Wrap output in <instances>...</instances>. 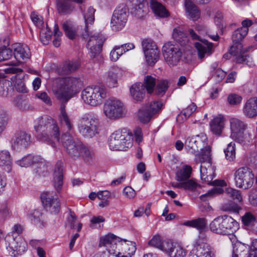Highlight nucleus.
Listing matches in <instances>:
<instances>
[{"label": "nucleus", "instance_id": "nucleus-1", "mask_svg": "<svg viewBox=\"0 0 257 257\" xmlns=\"http://www.w3.org/2000/svg\"><path fill=\"white\" fill-rule=\"evenodd\" d=\"M248 29L245 28H239L234 31L232 35L233 44L230 47L229 54L235 57L238 63L244 64L249 67L254 66L252 58L242 49L241 41L248 33Z\"/></svg>", "mask_w": 257, "mask_h": 257}, {"label": "nucleus", "instance_id": "nucleus-2", "mask_svg": "<svg viewBox=\"0 0 257 257\" xmlns=\"http://www.w3.org/2000/svg\"><path fill=\"white\" fill-rule=\"evenodd\" d=\"M35 129L38 138L42 141L50 142L54 138L60 141V131L56 121L52 117L45 115L39 118Z\"/></svg>", "mask_w": 257, "mask_h": 257}, {"label": "nucleus", "instance_id": "nucleus-3", "mask_svg": "<svg viewBox=\"0 0 257 257\" xmlns=\"http://www.w3.org/2000/svg\"><path fill=\"white\" fill-rule=\"evenodd\" d=\"M98 126V116L92 112L84 114L78 120V131L84 138L91 139L97 135Z\"/></svg>", "mask_w": 257, "mask_h": 257}, {"label": "nucleus", "instance_id": "nucleus-4", "mask_svg": "<svg viewBox=\"0 0 257 257\" xmlns=\"http://www.w3.org/2000/svg\"><path fill=\"white\" fill-rule=\"evenodd\" d=\"M237 222L228 215L219 216L209 224V229L212 232L220 235L233 233L238 228Z\"/></svg>", "mask_w": 257, "mask_h": 257}, {"label": "nucleus", "instance_id": "nucleus-5", "mask_svg": "<svg viewBox=\"0 0 257 257\" xmlns=\"http://www.w3.org/2000/svg\"><path fill=\"white\" fill-rule=\"evenodd\" d=\"M107 97V90L103 86H88L81 92L84 102L91 106L100 105Z\"/></svg>", "mask_w": 257, "mask_h": 257}, {"label": "nucleus", "instance_id": "nucleus-6", "mask_svg": "<svg viewBox=\"0 0 257 257\" xmlns=\"http://www.w3.org/2000/svg\"><path fill=\"white\" fill-rule=\"evenodd\" d=\"M207 240L206 232L204 230H200L198 238L194 242L189 257H215L213 248L206 242Z\"/></svg>", "mask_w": 257, "mask_h": 257}, {"label": "nucleus", "instance_id": "nucleus-7", "mask_svg": "<svg viewBox=\"0 0 257 257\" xmlns=\"http://www.w3.org/2000/svg\"><path fill=\"white\" fill-rule=\"evenodd\" d=\"M108 144L110 149L116 151H125L132 146L131 137L126 129L113 133L110 136Z\"/></svg>", "mask_w": 257, "mask_h": 257}, {"label": "nucleus", "instance_id": "nucleus-8", "mask_svg": "<svg viewBox=\"0 0 257 257\" xmlns=\"http://www.w3.org/2000/svg\"><path fill=\"white\" fill-rule=\"evenodd\" d=\"M103 111L104 115L111 119H116L124 116L126 110L123 103L115 98H110L104 103Z\"/></svg>", "mask_w": 257, "mask_h": 257}, {"label": "nucleus", "instance_id": "nucleus-9", "mask_svg": "<svg viewBox=\"0 0 257 257\" xmlns=\"http://www.w3.org/2000/svg\"><path fill=\"white\" fill-rule=\"evenodd\" d=\"M254 176L252 170L248 167H242L234 173L236 186L243 189H247L252 186Z\"/></svg>", "mask_w": 257, "mask_h": 257}, {"label": "nucleus", "instance_id": "nucleus-10", "mask_svg": "<svg viewBox=\"0 0 257 257\" xmlns=\"http://www.w3.org/2000/svg\"><path fill=\"white\" fill-rule=\"evenodd\" d=\"M162 51L165 61L170 66L176 65L182 56L179 46L171 42H168L164 45Z\"/></svg>", "mask_w": 257, "mask_h": 257}, {"label": "nucleus", "instance_id": "nucleus-11", "mask_svg": "<svg viewBox=\"0 0 257 257\" xmlns=\"http://www.w3.org/2000/svg\"><path fill=\"white\" fill-rule=\"evenodd\" d=\"M128 9L124 4L119 5L114 11L111 20V27L112 29L118 31L122 29L127 21Z\"/></svg>", "mask_w": 257, "mask_h": 257}, {"label": "nucleus", "instance_id": "nucleus-12", "mask_svg": "<svg viewBox=\"0 0 257 257\" xmlns=\"http://www.w3.org/2000/svg\"><path fill=\"white\" fill-rule=\"evenodd\" d=\"M189 35L194 40H198L201 43H195V45L198 51V58L201 61L210 56L213 52V44L205 39H200V37L192 29L188 30Z\"/></svg>", "mask_w": 257, "mask_h": 257}, {"label": "nucleus", "instance_id": "nucleus-13", "mask_svg": "<svg viewBox=\"0 0 257 257\" xmlns=\"http://www.w3.org/2000/svg\"><path fill=\"white\" fill-rule=\"evenodd\" d=\"M44 208L51 214H57L61 209L60 200L53 192L44 191L40 196Z\"/></svg>", "mask_w": 257, "mask_h": 257}, {"label": "nucleus", "instance_id": "nucleus-14", "mask_svg": "<svg viewBox=\"0 0 257 257\" xmlns=\"http://www.w3.org/2000/svg\"><path fill=\"white\" fill-rule=\"evenodd\" d=\"M142 46L147 64L150 66L154 65L160 57V51L157 46L151 39L143 40Z\"/></svg>", "mask_w": 257, "mask_h": 257}, {"label": "nucleus", "instance_id": "nucleus-15", "mask_svg": "<svg viewBox=\"0 0 257 257\" xmlns=\"http://www.w3.org/2000/svg\"><path fill=\"white\" fill-rule=\"evenodd\" d=\"M200 171L201 180L207 182L208 184L218 187H222L226 185L224 180H215L212 181L214 177L213 175L214 171L210 163L204 162L202 163Z\"/></svg>", "mask_w": 257, "mask_h": 257}, {"label": "nucleus", "instance_id": "nucleus-16", "mask_svg": "<svg viewBox=\"0 0 257 257\" xmlns=\"http://www.w3.org/2000/svg\"><path fill=\"white\" fill-rule=\"evenodd\" d=\"M83 85L79 77H65V103L79 92Z\"/></svg>", "mask_w": 257, "mask_h": 257}, {"label": "nucleus", "instance_id": "nucleus-17", "mask_svg": "<svg viewBox=\"0 0 257 257\" xmlns=\"http://www.w3.org/2000/svg\"><path fill=\"white\" fill-rule=\"evenodd\" d=\"M52 90L55 97L61 102V114L59 119L61 122L64 120V78L59 77L53 82Z\"/></svg>", "mask_w": 257, "mask_h": 257}, {"label": "nucleus", "instance_id": "nucleus-18", "mask_svg": "<svg viewBox=\"0 0 257 257\" xmlns=\"http://www.w3.org/2000/svg\"><path fill=\"white\" fill-rule=\"evenodd\" d=\"M64 179V165L62 160H58L54 167L53 172V183L58 193L61 191Z\"/></svg>", "mask_w": 257, "mask_h": 257}, {"label": "nucleus", "instance_id": "nucleus-19", "mask_svg": "<svg viewBox=\"0 0 257 257\" xmlns=\"http://www.w3.org/2000/svg\"><path fill=\"white\" fill-rule=\"evenodd\" d=\"M14 55L18 62L8 64L11 66H18L20 63L25 62L30 58L31 52L29 48L24 44L15 43L12 45Z\"/></svg>", "mask_w": 257, "mask_h": 257}, {"label": "nucleus", "instance_id": "nucleus-20", "mask_svg": "<svg viewBox=\"0 0 257 257\" xmlns=\"http://www.w3.org/2000/svg\"><path fill=\"white\" fill-rule=\"evenodd\" d=\"M30 134L25 131L17 132L11 140V146L14 150H21L26 148L31 143Z\"/></svg>", "mask_w": 257, "mask_h": 257}, {"label": "nucleus", "instance_id": "nucleus-21", "mask_svg": "<svg viewBox=\"0 0 257 257\" xmlns=\"http://www.w3.org/2000/svg\"><path fill=\"white\" fill-rule=\"evenodd\" d=\"M82 145V142L73 138L65 139V152L72 158H78Z\"/></svg>", "mask_w": 257, "mask_h": 257}, {"label": "nucleus", "instance_id": "nucleus-22", "mask_svg": "<svg viewBox=\"0 0 257 257\" xmlns=\"http://www.w3.org/2000/svg\"><path fill=\"white\" fill-rule=\"evenodd\" d=\"M7 249L12 256H16L27 250V244L20 237H13L7 246Z\"/></svg>", "mask_w": 257, "mask_h": 257}, {"label": "nucleus", "instance_id": "nucleus-23", "mask_svg": "<svg viewBox=\"0 0 257 257\" xmlns=\"http://www.w3.org/2000/svg\"><path fill=\"white\" fill-rule=\"evenodd\" d=\"M164 251L170 257H185L186 251L182 246L171 240L165 242L163 246Z\"/></svg>", "mask_w": 257, "mask_h": 257}, {"label": "nucleus", "instance_id": "nucleus-24", "mask_svg": "<svg viewBox=\"0 0 257 257\" xmlns=\"http://www.w3.org/2000/svg\"><path fill=\"white\" fill-rule=\"evenodd\" d=\"M103 43V40L100 36L94 35L90 37L87 47H90V57L92 58H94L100 53Z\"/></svg>", "mask_w": 257, "mask_h": 257}, {"label": "nucleus", "instance_id": "nucleus-25", "mask_svg": "<svg viewBox=\"0 0 257 257\" xmlns=\"http://www.w3.org/2000/svg\"><path fill=\"white\" fill-rule=\"evenodd\" d=\"M119 241V238L113 234H108L100 238L99 246L100 247L105 246L110 253H114L113 251H115L116 247L117 242Z\"/></svg>", "mask_w": 257, "mask_h": 257}, {"label": "nucleus", "instance_id": "nucleus-26", "mask_svg": "<svg viewBox=\"0 0 257 257\" xmlns=\"http://www.w3.org/2000/svg\"><path fill=\"white\" fill-rule=\"evenodd\" d=\"M243 113L248 118H253L257 116V97L248 99L243 107Z\"/></svg>", "mask_w": 257, "mask_h": 257}, {"label": "nucleus", "instance_id": "nucleus-27", "mask_svg": "<svg viewBox=\"0 0 257 257\" xmlns=\"http://www.w3.org/2000/svg\"><path fill=\"white\" fill-rule=\"evenodd\" d=\"M65 214H66V225L71 229H75L77 227V231L80 232L82 229V224L78 221L75 212L69 207H67L65 209Z\"/></svg>", "mask_w": 257, "mask_h": 257}, {"label": "nucleus", "instance_id": "nucleus-28", "mask_svg": "<svg viewBox=\"0 0 257 257\" xmlns=\"http://www.w3.org/2000/svg\"><path fill=\"white\" fill-rule=\"evenodd\" d=\"M130 91L133 99L137 102L142 101L145 98V89L141 82H137L133 84L130 87Z\"/></svg>", "mask_w": 257, "mask_h": 257}, {"label": "nucleus", "instance_id": "nucleus-29", "mask_svg": "<svg viewBox=\"0 0 257 257\" xmlns=\"http://www.w3.org/2000/svg\"><path fill=\"white\" fill-rule=\"evenodd\" d=\"M229 121L231 130V137L232 139L239 135L242 131H244L246 128V124L238 118H231Z\"/></svg>", "mask_w": 257, "mask_h": 257}, {"label": "nucleus", "instance_id": "nucleus-30", "mask_svg": "<svg viewBox=\"0 0 257 257\" xmlns=\"http://www.w3.org/2000/svg\"><path fill=\"white\" fill-rule=\"evenodd\" d=\"M224 125L223 116L219 114L215 117L210 122V130L212 133L217 136H220Z\"/></svg>", "mask_w": 257, "mask_h": 257}, {"label": "nucleus", "instance_id": "nucleus-31", "mask_svg": "<svg viewBox=\"0 0 257 257\" xmlns=\"http://www.w3.org/2000/svg\"><path fill=\"white\" fill-rule=\"evenodd\" d=\"M185 7L187 16L190 19L193 21H196L200 18V11L192 2L190 0H186Z\"/></svg>", "mask_w": 257, "mask_h": 257}, {"label": "nucleus", "instance_id": "nucleus-32", "mask_svg": "<svg viewBox=\"0 0 257 257\" xmlns=\"http://www.w3.org/2000/svg\"><path fill=\"white\" fill-rule=\"evenodd\" d=\"M150 7L154 13L159 17L164 18L170 15L165 7L157 0H150Z\"/></svg>", "mask_w": 257, "mask_h": 257}, {"label": "nucleus", "instance_id": "nucleus-33", "mask_svg": "<svg viewBox=\"0 0 257 257\" xmlns=\"http://www.w3.org/2000/svg\"><path fill=\"white\" fill-rule=\"evenodd\" d=\"M138 5H135L131 9V14L137 19H141L144 18L148 13V9L144 6L146 2H140Z\"/></svg>", "mask_w": 257, "mask_h": 257}, {"label": "nucleus", "instance_id": "nucleus-34", "mask_svg": "<svg viewBox=\"0 0 257 257\" xmlns=\"http://www.w3.org/2000/svg\"><path fill=\"white\" fill-rule=\"evenodd\" d=\"M232 256L233 257H245L249 253L248 247L239 241H236L232 244Z\"/></svg>", "mask_w": 257, "mask_h": 257}, {"label": "nucleus", "instance_id": "nucleus-35", "mask_svg": "<svg viewBox=\"0 0 257 257\" xmlns=\"http://www.w3.org/2000/svg\"><path fill=\"white\" fill-rule=\"evenodd\" d=\"M192 171V168L190 166L184 165L176 172L175 179L178 181H186L191 177Z\"/></svg>", "mask_w": 257, "mask_h": 257}, {"label": "nucleus", "instance_id": "nucleus-36", "mask_svg": "<svg viewBox=\"0 0 257 257\" xmlns=\"http://www.w3.org/2000/svg\"><path fill=\"white\" fill-rule=\"evenodd\" d=\"M11 159L10 153L6 150L0 151V166L5 167L6 171L9 172L11 170Z\"/></svg>", "mask_w": 257, "mask_h": 257}, {"label": "nucleus", "instance_id": "nucleus-37", "mask_svg": "<svg viewBox=\"0 0 257 257\" xmlns=\"http://www.w3.org/2000/svg\"><path fill=\"white\" fill-rule=\"evenodd\" d=\"M242 223L250 229L257 228V220L256 217L250 212H246L241 217Z\"/></svg>", "mask_w": 257, "mask_h": 257}, {"label": "nucleus", "instance_id": "nucleus-38", "mask_svg": "<svg viewBox=\"0 0 257 257\" xmlns=\"http://www.w3.org/2000/svg\"><path fill=\"white\" fill-rule=\"evenodd\" d=\"M184 225L187 226L194 227L198 230H204L207 225V220L203 218H198L191 220L186 221Z\"/></svg>", "mask_w": 257, "mask_h": 257}, {"label": "nucleus", "instance_id": "nucleus-39", "mask_svg": "<svg viewBox=\"0 0 257 257\" xmlns=\"http://www.w3.org/2000/svg\"><path fill=\"white\" fill-rule=\"evenodd\" d=\"M199 135L193 137H188L185 141V147L189 148L188 151L192 154H195L198 152V144L199 142Z\"/></svg>", "mask_w": 257, "mask_h": 257}, {"label": "nucleus", "instance_id": "nucleus-40", "mask_svg": "<svg viewBox=\"0 0 257 257\" xmlns=\"http://www.w3.org/2000/svg\"><path fill=\"white\" fill-rule=\"evenodd\" d=\"M29 217L34 224L39 227L43 226L45 223L41 209H35L32 211L29 214Z\"/></svg>", "mask_w": 257, "mask_h": 257}, {"label": "nucleus", "instance_id": "nucleus-41", "mask_svg": "<svg viewBox=\"0 0 257 257\" xmlns=\"http://www.w3.org/2000/svg\"><path fill=\"white\" fill-rule=\"evenodd\" d=\"M142 84L144 89H146L147 93L151 94L154 92L157 84L156 79L151 75H147L144 77Z\"/></svg>", "mask_w": 257, "mask_h": 257}, {"label": "nucleus", "instance_id": "nucleus-42", "mask_svg": "<svg viewBox=\"0 0 257 257\" xmlns=\"http://www.w3.org/2000/svg\"><path fill=\"white\" fill-rule=\"evenodd\" d=\"M65 35L70 40H73L78 36V27L70 21L65 22Z\"/></svg>", "mask_w": 257, "mask_h": 257}, {"label": "nucleus", "instance_id": "nucleus-43", "mask_svg": "<svg viewBox=\"0 0 257 257\" xmlns=\"http://www.w3.org/2000/svg\"><path fill=\"white\" fill-rule=\"evenodd\" d=\"M172 36L173 39L182 46L186 45L189 42L186 34L180 28H176L174 29Z\"/></svg>", "mask_w": 257, "mask_h": 257}, {"label": "nucleus", "instance_id": "nucleus-44", "mask_svg": "<svg viewBox=\"0 0 257 257\" xmlns=\"http://www.w3.org/2000/svg\"><path fill=\"white\" fill-rule=\"evenodd\" d=\"M52 36V33L48 27L47 24H45V26L42 27L40 31V37L41 42L44 45H48Z\"/></svg>", "mask_w": 257, "mask_h": 257}, {"label": "nucleus", "instance_id": "nucleus-45", "mask_svg": "<svg viewBox=\"0 0 257 257\" xmlns=\"http://www.w3.org/2000/svg\"><path fill=\"white\" fill-rule=\"evenodd\" d=\"M254 138V136L252 135L250 133H244V131H242L239 135L233 138V139L239 143L242 144L243 145H247L253 143Z\"/></svg>", "mask_w": 257, "mask_h": 257}, {"label": "nucleus", "instance_id": "nucleus-46", "mask_svg": "<svg viewBox=\"0 0 257 257\" xmlns=\"http://www.w3.org/2000/svg\"><path fill=\"white\" fill-rule=\"evenodd\" d=\"M80 157L82 158L85 162H92L94 158L93 151L88 147L83 144L80 151Z\"/></svg>", "mask_w": 257, "mask_h": 257}, {"label": "nucleus", "instance_id": "nucleus-47", "mask_svg": "<svg viewBox=\"0 0 257 257\" xmlns=\"http://www.w3.org/2000/svg\"><path fill=\"white\" fill-rule=\"evenodd\" d=\"M80 66V62L77 59L65 61V75L76 72Z\"/></svg>", "mask_w": 257, "mask_h": 257}, {"label": "nucleus", "instance_id": "nucleus-48", "mask_svg": "<svg viewBox=\"0 0 257 257\" xmlns=\"http://www.w3.org/2000/svg\"><path fill=\"white\" fill-rule=\"evenodd\" d=\"M22 78V76L15 75L11 78V80L14 84L16 89L18 92L26 93L27 92V90Z\"/></svg>", "mask_w": 257, "mask_h": 257}, {"label": "nucleus", "instance_id": "nucleus-49", "mask_svg": "<svg viewBox=\"0 0 257 257\" xmlns=\"http://www.w3.org/2000/svg\"><path fill=\"white\" fill-rule=\"evenodd\" d=\"M138 116L141 122L144 123H148L151 119L152 115L147 109L146 106L141 108L138 112Z\"/></svg>", "mask_w": 257, "mask_h": 257}, {"label": "nucleus", "instance_id": "nucleus-50", "mask_svg": "<svg viewBox=\"0 0 257 257\" xmlns=\"http://www.w3.org/2000/svg\"><path fill=\"white\" fill-rule=\"evenodd\" d=\"M225 158L228 161H233L235 158V145L233 142L228 144L227 147L224 150Z\"/></svg>", "mask_w": 257, "mask_h": 257}, {"label": "nucleus", "instance_id": "nucleus-51", "mask_svg": "<svg viewBox=\"0 0 257 257\" xmlns=\"http://www.w3.org/2000/svg\"><path fill=\"white\" fill-rule=\"evenodd\" d=\"M168 87V82L167 80H161L157 83L154 92L158 96H163Z\"/></svg>", "mask_w": 257, "mask_h": 257}, {"label": "nucleus", "instance_id": "nucleus-52", "mask_svg": "<svg viewBox=\"0 0 257 257\" xmlns=\"http://www.w3.org/2000/svg\"><path fill=\"white\" fill-rule=\"evenodd\" d=\"M65 139L73 138L74 134V127L72 121L69 118V116L65 113Z\"/></svg>", "mask_w": 257, "mask_h": 257}, {"label": "nucleus", "instance_id": "nucleus-53", "mask_svg": "<svg viewBox=\"0 0 257 257\" xmlns=\"http://www.w3.org/2000/svg\"><path fill=\"white\" fill-rule=\"evenodd\" d=\"M169 239L162 240L159 235H155L149 242V244L164 251L163 246L165 242L169 241Z\"/></svg>", "mask_w": 257, "mask_h": 257}, {"label": "nucleus", "instance_id": "nucleus-54", "mask_svg": "<svg viewBox=\"0 0 257 257\" xmlns=\"http://www.w3.org/2000/svg\"><path fill=\"white\" fill-rule=\"evenodd\" d=\"M117 77L116 73L112 71L108 72L105 80L106 84L109 87H115L117 86Z\"/></svg>", "mask_w": 257, "mask_h": 257}, {"label": "nucleus", "instance_id": "nucleus-55", "mask_svg": "<svg viewBox=\"0 0 257 257\" xmlns=\"http://www.w3.org/2000/svg\"><path fill=\"white\" fill-rule=\"evenodd\" d=\"M226 193L233 199L236 200V201L239 203H241L242 201L241 192L238 190L229 188L226 189Z\"/></svg>", "mask_w": 257, "mask_h": 257}, {"label": "nucleus", "instance_id": "nucleus-56", "mask_svg": "<svg viewBox=\"0 0 257 257\" xmlns=\"http://www.w3.org/2000/svg\"><path fill=\"white\" fill-rule=\"evenodd\" d=\"M198 188H201V186L193 179H188L184 181V189L186 190L195 192Z\"/></svg>", "mask_w": 257, "mask_h": 257}, {"label": "nucleus", "instance_id": "nucleus-57", "mask_svg": "<svg viewBox=\"0 0 257 257\" xmlns=\"http://www.w3.org/2000/svg\"><path fill=\"white\" fill-rule=\"evenodd\" d=\"M147 109L153 116L154 114L159 112L162 109L163 104L161 102L158 101H152L149 106H146Z\"/></svg>", "mask_w": 257, "mask_h": 257}, {"label": "nucleus", "instance_id": "nucleus-58", "mask_svg": "<svg viewBox=\"0 0 257 257\" xmlns=\"http://www.w3.org/2000/svg\"><path fill=\"white\" fill-rule=\"evenodd\" d=\"M95 10L90 7L88 8L87 13L84 15L85 25L86 27H88L89 24H92L94 21V13Z\"/></svg>", "mask_w": 257, "mask_h": 257}, {"label": "nucleus", "instance_id": "nucleus-59", "mask_svg": "<svg viewBox=\"0 0 257 257\" xmlns=\"http://www.w3.org/2000/svg\"><path fill=\"white\" fill-rule=\"evenodd\" d=\"M222 191V189L220 187L214 188L208 191L207 193L201 195L200 196V199L203 201H206L208 199L213 197L215 195L221 193Z\"/></svg>", "mask_w": 257, "mask_h": 257}, {"label": "nucleus", "instance_id": "nucleus-60", "mask_svg": "<svg viewBox=\"0 0 257 257\" xmlns=\"http://www.w3.org/2000/svg\"><path fill=\"white\" fill-rule=\"evenodd\" d=\"M222 209L223 210L225 211L238 213L241 209V208L237 204L235 203L234 202H231L224 204L222 206Z\"/></svg>", "mask_w": 257, "mask_h": 257}, {"label": "nucleus", "instance_id": "nucleus-61", "mask_svg": "<svg viewBox=\"0 0 257 257\" xmlns=\"http://www.w3.org/2000/svg\"><path fill=\"white\" fill-rule=\"evenodd\" d=\"M53 32L55 39L53 40V43L55 47H58L60 45L61 40L60 37L62 36V33L59 31L57 24H55Z\"/></svg>", "mask_w": 257, "mask_h": 257}, {"label": "nucleus", "instance_id": "nucleus-62", "mask_svg": "<svg viewBox=\"0 0 257 257\" xmlns=\"http://www.w3.org/2000/svg\"><path fill=\"white\" fill-rule=\"evenodd\" d=\"M8 117L7 112L5 109L0 108V135L5 130Z\"/></svg>", "mask_w": 257, "mask_h": 257}, {"label": "nucleus", "instance_id": "nucleus-63", "mask_svg": "<svg viewBox=\"0 0 257 257\" xmlns=\"http://www.w3.org/2000/svg\"><path fill=\"white\" fill-rule=\"evenodd\" d=\"M32 159V155L29 154L24 157L21 159L17 161L16 163L22 167H28L32 165L31 162Z\"/></svg>", "mask_w": 257, "mask_h": 257}, {"label": "nucleus", "instance_id": "nucleus-64", "mask_svg": "<svg viewBox=\"0 0 257 257\" xmlns=\"http://www.w3.org/2000/svg\"><path fill=\"white\" fill-rule=\"evenodd\" d=\"M49 166V163L46 161L40 163L37 165L36 168V172L39 175L45 176L48 172V168Z\"/></svg>", "mask_w": 257, "mask_h": 257}]
</instances>
